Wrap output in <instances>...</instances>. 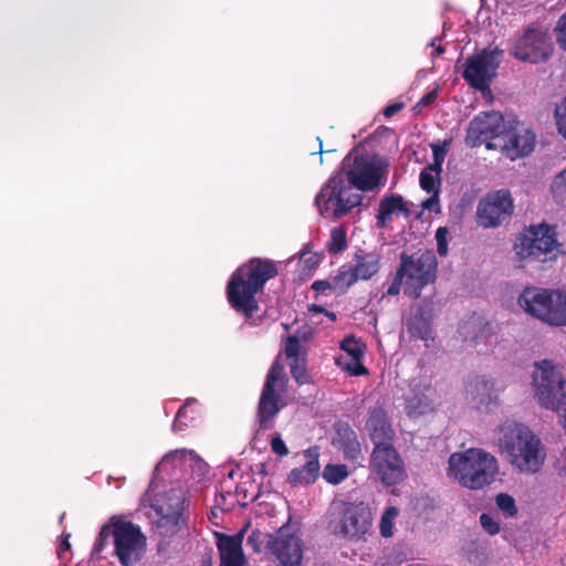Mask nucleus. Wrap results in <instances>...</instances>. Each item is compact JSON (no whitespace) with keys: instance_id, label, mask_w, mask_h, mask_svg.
<instances>
[{"instance_id":"nucleus-1","label":"nucleus","mask_w":566,"mask_h":566,"mask_svg":"<svg viewBox=\"0 0 566 566\" xmlns=\"http://www.w3.org/2000/svg\"><path fill=\"white\" fill-rule=\"evenodd\" d=\"M499 449L520 473L535 474L542 470L546 460V449L539 437L518 422L506 423L501 428Z\"/></svg>"},{"instance_id":"nucleus-2","label":"nucleus","mask_w":566,"mask_h":566,"mask_svg":"<svg viewBox=\"0 0 566 566\" xmlns=\"http://www.w3.org/2000/svg\"><path fill=\"white\" fill-rule=\"evenodd\" d=\"M276 274L273 261L252 259L232 274L227 289L229 303L237 312L251 317L259 310L255 294Z\"/></svg>"},{"instance_id":"nucleus-3","label":"nucleus","mask_w":566,"mask_h":566,"mask_svg":"<svg viewBox=\"0 0 566 566\" xmlns=\"http://www.w3.org/2000/svg\"><path fill=\"white\" fill-rule=\"evenodd\" d=\"M112 539L114 555L122 566H133L142 558L146 549V537L139 526L132 522L112 517L102 526L92 555L101 557L102 552Z\"/></svg>"},{"instance_id":"nucleus-4","label":"nucleus","mask_w":566,"mask_h":566,"mask_svg":"<svg viewBox=\"0 0 566 566\" xmlns=\"http://www.w3.org/2000/svg\"><path fill=\"white\" fill-rule=\"evenodd\" d=\"M450 474L470 490H481L495 480L499 473L496 458L483 449L470 448L449 458Z\"/></svg>"},{"instance_id":"nucleus-5","label":"nucleus","mask_w":566,"mask_h":566,"mask_svg":"<svg viewBox=\"0 0 566 566\" xmlns=\"http://www.w3.org/2000/svg\"><path fill=\"white\" fill-rule=\"evenodd\" d=\"M513 251L521 268L554 261L558 251L555 228L545 223L525 228L516 234Z\"/></svg>"},{"instance_id":"nucleus-6","label":"nucleus","mask_w":566,"mask_h":566,"mask_svg":"<svg viewBox=\"0 0 566 566\" xmlns=\"http://www.w3.org/2000/svg\"><path fill=\"white\" fill-rule=\"evenodd\" d=\"M388 160L374 153H349L338 171L345 180L358 191H373L385 184L388 172Z\"/></svg>"},{"instance_id":"nucleus-7","label":"nucleus","mask_w":566,"mask_h":566,"mask_svg":"<svg viewBox=\"0 0 566 566\" xmlns=\"http://www.w3.org/2000/svg\"><path fill=\"white\" fill-rule=\"evenodd\" d=\"M363 195L345 180L342 171H336L321 188L315 205L322 217L338 220L361 205Z\"/></svg>"},{"instance_id":"nucleus-8","label":"nucleus","mask_w":566,"mask_h":566,"mask_svg":"<svg viewBox=\"0 0 566 566\" xmlns=\"http://www.w3.org/2000/svg\"><path fill=\"white\" fill-rule=\"evenodd\" d=\"M518 304L526 313L549 325H566V294L558 290L526 287Z\"/></svg>"},{"instance_id":"nucleus-9","label":"nucleus","mask_w":566,"mask_h":566,"mask_svg":"<svg viewBox=\"0 0 566 566\" xmlns=\"http://www.w3.org/2000/svg\"><path fill=\"white\" fill-rule=\"evenodd\" d=\"M438 262L431 250L419 251L415 254H400L397 268L405 277V294L419 298L424 286L433 283L437 277Z\"/></svg>"},{"instance_id":"nucleus-10","label":"nucleus","mask_w":566,"mask_h":566,"mask_svg":"<svg viewBox=\"0 0 566 566\" xmlns=\"http://www.w3.org/2000/svg\"><path fill=\"white\" fill-rule=\"evenodd\" d=\"M285 387L284 367L274 361L268 373L256 411L259 430H268L273 427V421L284 403H281L279 391Z\"/></svg>"},{"instance_id":"nucleus-11","label":"nucleus","mask_w":566,"mask_h":566,"mask_svg":"<svg viewBox=\"0 0 566 566\" xmlns=\"http://www.w3.org/2000/svg\"><path fill=\"white\" fill-rule=\"evenodd\" d=\"M369 470L385 486L398 485L407 479L405 461L394 444L373 448Z\"/></svg>"},{"instance_id":"nucleus-12","label":"nucleus","mask_w":566,"mask_h":566,"mask_svg":"<svg viewBox=\"0 0 566 566\" xmlns=\"http://www.w3.org/2000/svg\"><path fill=\"white\" fill-rule=\"evenodd\" d=\"M151 507L157 515L156 526L161 536H171L180 531L185 510L182 490L171 489L157 495Z\"/></svg>"},{"instance_id":"nucleus-13","label":"nucleus","mask_w":566,"mask_h":566,"mask_svg":"<svg viewBox=\"0 0 566 566\" xmlns=\"http://www.w3.org/2000/svg\"><path fill=\"white\" fill-rule=\"evenodd\" d=\"M514 211L513 199L509 190L488 192L476 207V223L484 228H497L507 221Z\"/></svg>"},{"instance_id":"nucleus-14","label":"nucleus","mask_w":566,"mask_h":566,"mask_svg":"<svg viewBox=\"0 0 566 566\" xmlns=\"http://www.w3.org/2000/svg\"><path fill=\"white\" fill-rule=\"evenodd\" d=\"M503 51L484 49L480 53L469 57L463 71V78L474 88L484 91L496 76V70L501 63Z\"/></svg>"},{"instance_id":"nucleus-15","label":"nucleus","mask_w":566,"mask_h":566,"mask_svg":"<svg viewBox=\"0 0 566 566\" xmlns=\"http://www.w3.org/2000/svg\"><path fill=\"white\" fill-rule=\"evenodd\" d=\"M513 55L521 61L539 63L553 53V43L548 33L535 25L527 27L514 43Z\"/></svg>"},{"instance_id":"nucleus-16","label":"nucleus","mask_w":566,"mask_h":566,"mask_svg":"<svg viewBox=\"0 0 566 566\" xmlns=\"http://www.w3.org/2000/svg\"><path fill=\"white\" fill-rule=\"evenodd\" d=\"M535 145V134L520 123L509 124L500 143L489 142L486 148H500L511 160L530 155Z\"/></svg>"},{"instance_id":"nucleus-17","label":"nucleus","mask_w":566,"mask_h":566,"mask_svg":"<svg viewBox=\"0 0 566 566\" xmlns=\"http://www.w3.org/2000/svg\"><path fill=\"white\" fill-rule=\"evenodd\" d=\"M507 126L501 113H483L469 124L467 142L472 147L483 143L488 145L489 142L500 143Z\"/></svg>"},{"instance_id":"nucleus-18","label":"nucleus","mask_w":566,"mask_h":566,"mask_svg":"<svg viewBox=\"0 0 566 566\" xmlns=\"http://www.w3.org/2000/svg\"><path fill=\"white\" fill-rule=\"evenodd\" d=\"M268 551L274 555L282 566H298L302 560L301 539L290 532L289 527H281L268 542Z\"/></svg>"},{"instance_id":"nucleus-19","label":"nucleus","mask_w":566,"mask_h":566,"mask_svg":"<svg viewBox=\"0 0 566 566\" xmlns=\"http://www.w3.org/2000/svg\"><path fill=\"white\" fill-rule=\"evenodd\" d=\"M370 525V512L364 504H345L334 533L346 537L365 534Z\"/></svg>"},{"instance_id":"nucleus-20","label":"nucleus","mask_w":566,"mask_h":566,"mask_svg":"<svg viewBox=\"0 0 566 566\" xmlns=\"http://www.w3.org/2000/svg\"><path fill=\"white\" fill-rule=\"evenodd\" d=\"M366 429L374 447L394 444L396 432L385 408L381 405H377L369 409Z\"/></svg>"},{"instance_id":"nucleus-21","label":"nucleus","mask_w":566,"mask_h":566,"mask_svg":"<svg viewBox=\"0 0 566 566\" xmlns=\"http://www.w3.org/2000/svg\"><path fill=\"white\" fill-rule=\"evenodd\" d=\"M354 265H343L339 270L349 289L358 280H369L379 270L380 256L376 253L357 252Z\"/></svg>"},{"instance_id":"nucleus-22","label":"nucleus","mask_w":566,"mask_h":566,"mask_svg":"<svg viewBox=\"0 0 566 566\" xmlns=\"http://www.w3.org/2000/svg\"><path fill=\"white\" fill-rule=\"evenodd\" d=\"M305 464L293 469L287 475V482L292 486L307 485L316 481L319 475V449L312 447L304 451Z\"/></svg>"},{"instance_id":"nucleus-23","label":"nucleus","mask_w":566,"mask_h":566,"mask_svg":"<svg viewBox=\"0 0 566 566\" xmlns=\"http://www.w3.org/2000/svg\"><path fill=\"white\" fill-rule=\"evenodd\" d=\"M334 444L344 454V458L355 461L361 455V446L356 432L347 424L340 423L336 427Z\"/></svg>"},{"instance_id":"nucleus-24","label":"nucleus","mask_w":566,"mask_h":566,"mask_svg":"<svg viewBox=\"0 0 566 566\" xmlns=\"http://www.w3.org/2000/svg\"><path fill=\"white\" fill-rule=\"evenodd\" d=\"M405 325L410 337L416 339H428L431 334V311L417 306L406 318Z\"/></svg>"},{"instance_id":"nucleus-25","label":"nucleus","mask_w":566,"mask_h":566,"mask_svg":"<svg viewBox=\"0 0 566 566\" xmlns=\"http://www.w3.org/2000/svg\"><path fill=\"white\" fill-rule=\"evenodd\" d=\"M396 212H401L406 217H409L411 214L408 203L403 200L402 196H385L379 201L378 213L376 216L377 226L379 228H385L387 223L391 220V216Z\"/></svg>"},{"instance_id":"nucleus-26","label":"nucleus","mask_w":566,"mask_h":566,"mask_svg":"<svg viewBox=\"0 0 566 566\" xmlns=\"http://www.w3.org/2000/svg\"><path fill=\"white\" fill-rule=\"evenodd\" d=\"M248 525L233 536L218 534L217 546L220 553V559H235L243 560L244 555L242 552L243 534Z\"/></svg>"},{"instance_id":"nucleus-27","label":"nucleus","mask_w":566,"mask_h":566,"mask_svg":"<svg viewBox=\"0 0 566 566\" xmlns=\"http://www.w3.org/2000/svg\"><path fill=\"white\" fill-rule=\"evenodd\" d=\"M431 401L423 391H412L406 397V409L409 415H422L430 408Z\"/></svg>"},{"instance_id":"nucleus-28","label":"nucleus","mask_w":566,"mask_h":566,"mask_svg":"<svg viewBox=\"0 0 566 566\" xmlns=\"http://www.w3.org/2000/svg\"><path fill=\"white\" fill-rule=\"evenodd\" d=\"M312 289L316 292H325L326 290H334L340 294H344L348 289L345 280L342 275L340 270L338 273L329 280L315 281L312 284Z\"/></svg>"},{"instance_id":"nucleus-29","label":"nucleus","mask_w":566,"mask_h":566,"mask_svg":"<svg viewBox=\"0 0 566 566\" xmlns=\"http://www.w3.org/2000/svg\"><path fill=\"white\" fill-rule=\"evenodd\" d=\"M361 358L339 356L336 358V365L352 376L367 375L368 369L360 363Z\"/></svg>"},{"instance_id":"nucleus-30","label":"nucleus","mask_w":566,"mask_h":566,"mask_svg":"<svg viewBox=\"0 0 566 566\" xmlns=\"http://www.w3.org/2000/svg\"><path fill=\"white\" fill-rule=\"evenodd\" d=\"M465 328L472 329L473 332L476 331V333L472 336V342L476 344L481 342H486L488 338L492 335V327L490 323L481 318L470 321L467 324Z\"/></svg>"},{"instance_id":"nucleus-31","label":"nucleus","mask_w":566,"mask_h":566,"mask_svg":"<svg viewBox=\"0 0 566 566\" xmlns=\"http://www.w3.org/2000/svg\"><path fill=\"white\" fill-rule=\"evenodd\" d=\"M345 464H327L323 470V478L331 484H338L348 476Z\"/></svg>"},{"instance_id":"nucleus-32","label":"nucleus","mask_w":566,"mask_h":566,"mask_svg":"<svg viewBox=\"0 0 566 566\" xmlns=\"http://www.w3.org/2000/svg\"><path fill=\"white\" fill-rule=\"evenodd\" d=\"M340 348L345 353V357H363L364 345L357 340L353 335L345 337L340 343Z\"/></svg>"},{"instance_id":"nucleus-33","label":"nucleus","mask_w":566,"mask_h":566,"mask_svg":"<svg viewBox=\"0 0 566 566\" xmlns=\"http://www.w3.org/2000/svg\"><path fill=\"white\" fill-rule=\"evenodd\" d=\"M552 192L557 202L566 203V168L555 177Z\"/></svg>"},{"instance_id":"nucleus-34","label":"nucleus","mask_w":566,"mask_h":566,"mask_svg":"<svg viewBox=\"0 0 566 566\" xmlns=\"http://www.w3.org/2000/svg\"><path fill=\"white\" fill-rule=\"evenodd\" d=\"M347 247L346 233L342 228H335L331 233V242L328 244V251L331 253H339Z\"/></svg>"},{"instance_id":"nucleus-35","label":"nucleus","mask_w":566,"mask_h":566,"mask_svg":"<svg viewBox=\"0 0 566 566\" xmlns=\"http://www.w3.org/2000/svg\"><path fill=\"white\" fill-rule=\"evenodd\" d=\"M420 187L427 192H434L440 190V179L432 172L423 169L419 178Z\"/></svg>"},{"instance_id":"nucleus-36","label":"nucleus","mask_w":566,"mask_h":566,"mask_svg":"<svg viewBox=\"0 0 566 566\" xmlns=\"http://www.w3.org/2000/svg\"><path fill=\"white\" fill-rule=\"evenodd\" d=\"M272 537V534L263 533L259 530H254L248 536L247 544L252 547L254 552H260L262 545L268 549L269 538Z\"/></svg>"},{"instance_id":"nucleus-37","label":"nucleus","mask_w":566,"mask_h":566,"mask_svg":"<svg viewBox=\"0 0 566 566\" xmlns=\"http://www.w3.org/2000/svg\"><path fill=\"white\" fill-rule=\"evenodd\" d=\"M496 505L501 511L506 513L509 516H514L517 513L514 499L506 493L497 494Z\"/></svg>"},{"instance_id":"nucleus-38","label":"nucleus","mask_w":566,"mask_h":566,"mask_svg":"<svg viewBox=\"0 0 566 566\" xmlns=\"http://www.w3.org/2000/svg\"><path fill=\"white\" fill-rule=\"evenodd\" d=\"M291 375L298 384H305L308 380V376L306 374L305 364L302 359L295 358L290 364Z\"/></svg>"},{"instance_id":"nucleus-39","label":"nucleus","mask_w":566,"mask_h":566,"mask_svg":"<svg viewBox=\"0 0 566 566\" xmlns=\"http://www.w3.org/2000/svg\"><path fill=\"white\" fill-rule=\"evenodd\" d=\"M301 349L300 338L296 335H290L285 340L284 353L287 358H298Z\"/></svg>"},{"instance_id":"nucleus-40","label":"nucleus","mask_w":566,"mask_h":566,"mask_svg":"<svg viewBox=\"0 0 566 566\" xmlns=\"http://www.w3.org/2000/svg\"><path fill=\"white\" fill-rule=\"evenodd\" d=\"M554 32L557 44L566 51V12L557 21Z\"/></svg>"},{"instance_id":"nucleus-41","label":"nucleus","mask_w":566,"mask_h":566,"mask_svg":"<svg viewBox=\"0 0 566 566\" xmlns=\"http://www.w3.org/2000/svg\"><path fill=\"white\" fill-rule=\"evenodd\" d=\"M448 233L449 230L447 227H440L436 231L437 251L441 256H444L448 253Z\"/></svg>"},{"instance_id":"nucleus-42","label":"nucleus","mask_w":566,"mask_h":566,"mask_svg":"<svg viewBox=\"0 0 566 566\" xmlns=\"http://www.w3.org/2000/svg\"><path fill=\"white\" fill-rule=\"evenodd\" d=\"M196 457L197 455H196L195 451L187 450V449H180V450L171 451L168 454H166L164 457L163 461L164 462H175L176 460H186L188 458L193 460Z\"/></svg>"},{"instance_id":"nucleus-43","label":"nucleus","mask_w":566,"mask_h":566,"mask_svg":"<svg viewBox=\"0 0 566 566\" xmlns=\"http://www.w3.org/2000/svg\"><path fill=\"white\" fill-rule=\"evenodd\" d=\"M555 116L558 132L566 138V98L560 106L556 107Z\"/></svg>"},{"instance_id":"nucleus-44","label":"nucleus","mask_w":566,"mask_h":566,"mask_svg":"<svg viewBox=\"0 0 566 566\" xmlns=\"http://www.w3.org/2000/svg\"><path fill=\"white\" fill-rule=\"evenodd\" d=\"M480 523L484 531L489 533L490 535H495L500 531L499 523L489 514L483 513L480 516Z\"/></svg>"},{"instance_id":"nucleus-45","label":"nucleus","mask_w":566,"mask_h":566,"mask_svg":"<svg viewBox=\"0 0 566 566\" xmlns=\"http://www.w3.org/2000/svg\"><path fill=\"white\" fill-rule=\"evenodd\" d=\"M402 285L405 286V277L400 273V271L397 269L396 273H395L394 281L387 290V295H389V296L398 295Z\"/></svg>"},{"instance_id":"nucleus-46","label":"nucleus","mask_w":566,"mask_h":566,"mask_svg":"<svg viewBox=\"0 0 566 566\" xmlns=\"http://www.w3.org/2000/svg\"><path fill=\"white\" fill-rule=\"evenodd\" d=\"M431 197L422 202V208L429 211L440 212L439 191L430 192Z\"/></svg>"},{"instance_id":"nucleus-47","label":"nucleus","mask_w":566,"mask_h":566,"mask_svg":"<svg viewBox=\"0 0 566 566\" xmlns=\"http://www.w3.org/2000/svg\"><path fill=\"white\" fill-rule=\"evenodd\" d=\"M272 451L281 457L286 455L289 453V449L286 448L284 441L280 436L274 437L271 440Z\"/></svg>"},{"instance_id":"nucleus-48","label":"nucleus","mask_w":566,"mask_h":566,"mask_svg":"<svg viewBox=\"0 0 566 566\" xmlns=\"http://www.w3.org/2000/svg\"><path fill=\"white\" fill-rule=\"evenodd\" d=\"M195 399H187L186 402L179 408L178 412H177V416H176V419L174 421V429L175 430H180L184 426V423H181V418H184L186 416V409H187V406L191 402H193Z\"/></svg>"},{"instance_id":"nucleus-49","label":"nucleus","mask_w":566,"mask_h":566,"mask_svg":"<svg viewBox=\"0 0 566 566\" xmlns=\"http://www.w3.org/2000/svg\"><path fill=\"white\" fill-rule=\"evenodd\" d=\"M437 98V93L436 91H432V92H429L428 94H426L419 102L418 104L416 105V108H420V107H426L428 105H430L431 103L434 102V99Z\"/></svg>"},{"instance_id":"nucleus-50","label":"nucleus","mask_w":566,"mask_h":566,"mask_svg":"<svg viewBox=\"0 0 566 566\" xmlns=\"http://www.w3.org/2000/svg\"><path fill=\"white\" fill-rule=\"evenodd\" d=\"M402 107H403V103H395V104L388 105L384 109V115L386 117H391L395 114H397L400 109H402Z\"/></svg>"},{"instance_id":"nucleus-51","label":"nucleus","mask_w":566,"mask_h":566,"mask_svg":"<svg viewBox=\"0 0 566 566\" xmlns=\"http://www.w3.org/2000/svg\"><path fill=\"white\" fill-rule=\"evenodd\" d=\"M432 150H433V160L443 163L444 157H446L444 148L440 147L438 145H434V146H432Z\"/></svg>"},{"instance_id":"nucleus-52","label":"nucleus","mask_w":566,"mask_h":566,"mask_svg":"<svg viewBox=\"0 0 566 566\" xmlns=\"http://www.w3.org/2000/svg\"><path fill=\"white\" fill-rule=\"evenodd\" d=\"M442 161L433 160V163L430 164L426 169L432 174L434 172V175L439 177L442 171Z\"/></svg>"},{"instance_id":"nucleus-53","label":"nucleus","mask_w":566,"mask_h":566,"mask_svg":"<svg viewBox=\"0 0 566 566\" xmlns=\"http://www.w3.org/2000/svg\"><path fill=\"white\" fill-rule=\"evenodd\" d=\"M220 566H244V559L243 560L220 559Z\"/></svg>"},{"instance_id":"nucleus-54","label":"nucleus","mask_w":566,"mask_h":566,"mask_svg":"<svg viewBox=\"0 0 566 566\" xmlns=\"http://www.w3.org/2000/svg\"><path fill=\"white\" fill-rule=\"evenodd\" d=\"M71 548V545L67 541V537L61 543V545L59 546V551H57V554L59 556H61L64 552L69 551Z\"/></svg>"},{"instance_id":"nucleus-55","label":"nucleus","mask_w":566,"mask_h":566,"mask_svg":"<svg viewBox=\"0 0 566 566\" xmlns=\"http://www.w3.org/2000/svg\"><path fill=\"white\" fill-rule=\"evenodd\" d=\"M430 45L432 48H434V52H433L434 55H440V54H442L444 52V48L442 45H437L436 46V40H432Z\"/></svg>"},{"instance_id":"nucleus-56","label":"nucleus","mask_w":566,"mask_h":566,"mask_svg":"<svg viewBox=\"0 0 566 566\" xmlns=\"http://www.w3.org/2000/svg\"><path fill=\"white\" fill-rule=\"evenodd\" d=\"M199 566H213L211 556L203 558Z\"/></svg>"},{"instance_id":"nucleus-57","label":"nucleus","mask_w":566,"mask_h":566,"mask_svg":"<svg viewBox=\"0 0 566 566\" xmlns=\"http://www.w3.org/2000/svg\"><path fill=\"white\" fill-rule=\"evenodd\" d=\"M380 531H381V535L385 536V537L391 535L390 531H388V527H386L384 524H381V530Z\"/></svg>"},{"instance_id":"nucleus-58","label":"nucleus","mask_w":566,"mask_h":566,"mask_svg":"<svg viewBox=\"0 0 566 566\" xmlns=\"http://www.w3.org/2000/svg\"><path fill=\"white\" fill-rule=\"evenodd\" d=\"M311 311L313 312H325V310L322 306L318 305H312Z\"/></svg>"},{"instance_id":"nucleus-59","label":"nucleus","mask_w":566,"mask_h":566,"mask_svg":"<svg viewBox=\"0 0 566 566\" xmlns=\"http://www.w3.org/2000/svg\"><path fill=\"white\" fill-rule=\"evenodd\" d=\"M325 313H326V315H327L331 319H333V321H335V319H336V315H335V313L327 312V311H325Z\"/></svg>"},{"instance_id":"nucleus-60","label":"nucleus","mask_w":566,"mask_h":566,"mask_svg":"<svg viewBox=\"0 0 566 566\" xmlns=\"http://www.w3.org/2000/svg\"><path fill=\"white\" fill-rule=\"evenodd\" d=\"M318 139V143H319V147H318V154H323V147H322V140L321 138H317Z\"/></svg>"},{"instance_id":"nucleus-61","label":"nucleus","mask_w":566,"mask_h":566,"mask_svg":"<svg viewBox=\"0 0 566 566\" xmlns=\"http://www.w3.org/2000/svg\"><path fill=\"white\" fill-rule=\"evenodd\" d=\"M307 262L313 263V256H310V259H307Z\"/></svg>"},{"instance_id":"nucleus-62","label":"nucleus","mask_w":566,"mask_h":566,"mask_svg":"<svg viewBox=\"0 0 566 566\" xmlns=\"http://www.w3.org/2000/svg\"><path fill=\"white\" fill-rule=\"evenodd\" d=\"M307 262L313 263V256H310V259H307Z\"/></svg>"},{"instance_id":"nucleus-63","label":"nucleus","mask_w":566,"mask_h":566,"mask_svg":"<svg viewBox=\"0 0 566 566\" xmlns=\"http://www.w3.org/2000/svg\"><path fill=\"white\" fill-rule=\"evenodd\" d=\"M307 262L313 263V256H310V259H307Z\"/></svg>"}]
</instances>
